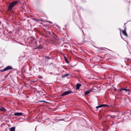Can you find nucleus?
Returning a JSON list of instances; mask_svg holds the SVG:
<instances>
[{
	"mask_svg": "<svg viewBox=\"0 0 131 131\" xmlns=\"http://www.w3.org/2000/svg\"><path fill=\"white\" fill-rule=\"evenodd\" d=\"M17 3L16 1H14L11 3L9 4L8 8V10H11Z\"/></svg>",
	"mask_w": 131,
	"mask_h": 131,
	"instance_id": "obj_1",
	"label": "nucleus"
},
{
	"mask_svg": "<svg viewBox=\"0 0 131 131\" xmlns=\"http://www.w3.org/2000/svg\"><path fill=\"white\" fill-rule=\"evenodd\" d=\"M71 92H72L71 91H66L63 92V93L61 94V96H63L66 95H67L70 94Z\"/></svg>",
	"mask_w": 131,
	"mask_h": 131,
	"instance_id": "obj_2",
	"label": "nucleus"
},
{
	"mask_svg": "<svg viewBox=\"0 0 131 131\" xmlns=\"http://www.w3.org/2000/svg\"><path fill=\"white\" fill-rule=\"evenodd\" d=\"M12 68L10 66H8L7 67L5 68L3 70H1V71H4L8 70L11 69Z\"/></svg>",
	"mask_w": 131,
	"mask_h": 131,
	"instance_id": "obj_3",
	"label": "nucleus"
},
{
	"mask_svg": "<svg viewBox=\"0 0 131 131\" xmlns=\"http://www.w3.org/2000/svg\"><path fill=\"white\" fill-rule=\"evenodd\" d=\"M107 106H108V105L107 104H102L100 105L96 106V108H97V109H98V108L100 107H106Z\"/></svg>",
	"mask_w": 131,
	"mask_h": 131,
	"instance_id": "obj_4",
	"label": "nucleus"
},
{
	"mask_svg": "<svg viewBox=\"0 0 131 131\" xmlns=\"http://www.w3.org/2000/svg\"><path fill=\"white\" fill-rule=\"evenodd\" d=\"M23 114V113L20 112L15 113L14 114V115L15 116H19Z\"/></svg>",
	"mask_w": 131,
	"mask_h": 131,
	"instance_id": "obj_5",
	"label": "nucleus"
},
{
	"mask_svg": "<svg viewBox=\"0 0 131 131\" xmlns=\"http://www.w3.org/2000/svg\"><path fill=\"white\" fill-rule=\"evenodd\" d=\"M93 92V90L92 89L89 90L88 91H86L84 93V94L85 95H87L88 94H89L91 92Z\"/></svg>",
	"mask_w": 131,
	"mask_h": 131,
	"instance_id": "obj_6",
	"label": "nucleus"
},
{
	"mask_svg": "<svg viewBox=\"0 0 131 131\" xmlns=\"http://www.w3.org/2000/svg\"><path fill=\"white\" fill-rule=\"evenodd\" d=\"M81 86V85L79 84H78L76 85V88L78 90L80 88V87Z\"/></svg>",
	"mask_w": 131,
	"mask_h": 131,
	"instance_id": "obj_7",
	"label": "nucleus"
},
{
	"mask_svg": "<svg viewBox=\"0 0 131 131\" xmlns=\"http://www.w3.org/2000/svg\"><path fill=\"white\" fill-rule=\"evenodd\" d=\"M122 90H124L126 92H127V91H129V90H128L125 89L124 88H122L120 89V92H121Z\"/></svg>",
	"mask_w": 131,
	"mask_h": 131,
	"instance_id": "obj_8",
	"label": "nucleus"
},
{
	"mask_svg": "<svg viewBox=\"0 0 131 131\" xmlns=\"http://www.w3.org/2000/svg\"><path fill=\"white\" fill-rule=\"evenodd\" d=\"M0 110L4 112L6 111V110L3 107H0Z\"/></svg>",
	"mask_w": 131,
	"mask_h": 131,
	"instance_id": "obj_9",
	"label": "nucleus"
},
{
	"mask_svg": "<svg viewBox=\"0 0 131 131\" xmlns=\"http://www.w3.org/2000/svg\"><path fill=\"white\" fill-rule=\"evenodd\" d=\"M15 128L14 127H12L10 129V131H15Z\"/></svg>",
	"mask_w": 131,
	"mask_h": 131,
	"instance_id": "obj_10",
	"label": "nucleus"
},
{
	"mask_svg": "<svg viewBox=\"0 0 131 131\" xmlns=\"http://www.w3.org/2000/svg\"><path fill=\"white\" fill-rule=\"evenodd\" d=\"M122 33L123 34L126 36H127V34L126 33V32L125 30H123L122 31Z\"/></svg>",
	"mask_w": 131,
	"mask_h": 131,
	"instance_id": "obj_11",
	"label": "nucleus"
},
{
	"mask_svg": "<svg viewBox=\"0 0 131 131\" xmlns=\"http://www.w3.org/2000/svg\"><path fill=\"white\" fill-rule=\"evenodd\" d=\"M68 75H69V74H65V75H63V76L62 77H66V76H68Z\"/></svg>",
	"mask_w": 131,
	"mask_h": 131,
	"instance_id": "obj_12",
	"label": "nucleus"
},
{
	"mask_svg": "<svg viewBox=\"0 0 131 131\" xmlns=\"http://www.w3.org/2000/svg\"><path fill=\"white\" fill-rule=\"evenodd\" d=\"M112 117V118H114V117H115V116H114V115H112V116H111V117Z\"/></svg>",
	"mask_w": 131,
	"mask_h": 131,
	"instance_id": "obj_13",
	"label": "nucleus"
},
{
	"mask_svg": "<svg viewBox=\"0 0 131 131\" xmlns=\"http://www.w3.org/2000/svg\"><path fill=\"white\" fill-rule=\"evenodd\" d=\"M39 102H45L44 101H39Z\"/></svg>",
	"mask_w": 131,
	"mask_h": 131,
	"instance_id": "obj_14",
	"label": "nucleus"
},
{
	"mask_svg": "<svg viewBox=\"0 0 131 131\" xmlns=\"http://www.w3.org/2000/svg\"><path fill=\"white\" fill-rule=\"evenodd\" d=\"M46 57V58H49V57Z\"/></svg>",
	"mask_w": 131,
	"mask_h": 131,
	"instance_id": "obj_15",
	"label": "nucleus"
}]
</instances>
